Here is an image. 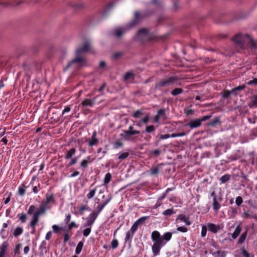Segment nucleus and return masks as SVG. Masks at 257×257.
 <instances>
[{
	"label": "nucleus",
	"mask_w": 257,
	"mask_h": 257,
	"mask_svg": "<svg viewBox=\"0 0 257 257\" xmlns=\"http://www.w3.org/2000/svg\"><path fill=\"white\" fill-rule=\"evenodd\" d=\"M83 242L80 241L78 242V243L77 244V245L76 247V249H75V253L76 254H79L81 252L82 247H83Z\"/></svg>",
	"instance_id": "nucleus-32"
},
{
	"label": "nucleus",
	"mask_w": 257,
	"mask_h": 257,
	"mask_svg": "<svg viewBox=\"0 0 257 257\" xmlns=\"http://www.w3.org/2000/svg\"><path fill=\"white\" fill-rule=\"evenodd\" d=\"M137 37L139 39H145L151 40V37L149 33L148 30L147 29L143 28L140 29L137 33Z\"/></svg>",
	"instance_id": "nucleus-8"
},
{
	"label": "nucleus",
	"mask_w": 257,
	"mask_h": 257,
	"mask_svg": "<svg viewBox=\"0 0 257 257\" xmlns=\"http://www.w3.org/2000/svg\"><path fill=\"white\" fill-rule=\"evenodd\" d=\"M52 228L54 232L56 233H58L60 230H64V229L63 227H59L56 224H54L52 226Z\"/></svg>",
	"instance_id": "nucleus-44"
},
{
	"label": "nucleus",
	"mask_w": 257,
	"mask_h": 257,
	"mask_svg": "<svg viewBox=\"0 0 257 257\" xmlns=\"http://www.w3.org/2000/svg\"><path fill=\"white\" fill-rule=\"evenodd\" d=\"M87 52H91V45L88 41L85 42L83 45L76 50L75 58L68 63L65 69L67 70L71 67H72L74 69H76L84 66L86 62L80 55Z\"/></svg>",
	"instance_id": "nucleus-1"
},
{
	"label": "nucleus",
	"mask_w": 257,
	"mask_h": 257,
	"mask_svg": "<svg viewBox=\"0 0 257 257\" xmlns=\"http://www.w3.org/2000/svg\"><path fill=\"white\" fill-rule=\"evenodd\" d=\"M77 227L78 225L74 221L70 222L68 226V228L70 230L72 229L73 228H77Z\"/></svg>",
	"instance_id": "nucleus-57"
},
{
	"label": "nucleus",
	"mask_w": 257,
	"mask_h": 257,
	"mask_svg": "<svg viewBox=\"0 0 257 257\" xmlns=\"http://www.w3.org/2000/svg\"><path fill=\"white\" fill-rule=\"evenodd\" d=\"M18 191H19V194L20 196H23L25 194V192H26L25 188L19 187Z\"/></svg>",
	"instance_id": "nucleus-62"
},
{
	"label": "nucleus",
	"mask_w": 257,
	"mask_h": 257,
	"mask_svg": "<svg viewBox=\"0 0 257 257\" xmlns=\"http://www.w3.org/2000/svg\"><path fill=\"white\" fill-rule=\"evenodd\" d=\"M96 191V188H95L94 189L91 190L86 195L87 198L88 199H91L93 198L95 194V192Z\"/></svg>",
	"instance_id": "nucleus-42"
},
{
	"label": "nucleus",
	"mask_w": 257,
	"mask_h": 257,
	"mask_svg": "<svg viewBox=\"0 0 257 257\" xmlns=\"http://www.w3.org/2000/svg\"><path fill=\"white\" fill-rule=\"evenodd\" d=\"M47 247V242L46 241L43 240L42 241L40 245L39 246V250H40L41 253L43 254V251L44 249H45Z\"/></svg>",
	"instance_id": "nucleus-41"
},
{
	"label": "nucleus",
	"mask_w": 257,
	"mask_h": 257,
	"mask_svg": "<svg viewBox=\"0 0 257 257\" xmlns=\"http://www.w3.org/2000/svg\"><path fill=\"white\" fill-rule=\"evenodd\" d=\"M139 226L138 224L135 222L129 231L135 234V232L137 230Z\"/></svg>",
	"instance_id": "nucleus-49"
},
{
	"label": "nucleus",
	"mask_w": 257,
	"mask_h": 257,
	"mask_svg": "<svg viewBox=\"0 0 257 257\" xmlns=\"http://www.w3.org/2000/svg\"><path fill=\"white\" fill-rule=\"evenodd\" d=\"M71 109L70 106H67L63 110L62 112V115H64L65 113L69 112Z\"/></svg>",
	"instance_id": "nucleus-60"
},
{
	"label": "nucleus",
	"mask_w": 257,
	"mask_h": 257,
	"mask_svg": "<svg viewBox=\"0 0 257 257\" xmlns=\"http://www.w3.org/2000/svg\"><path fill=\"white\" fill-rule=\"evenodd\" d=\"M149 216H143L137 220L135 222L138 224L139 225L143 224L145 222L146 220L149 218Z\"/></svg>",
	"instance_id": "nucleus-38"
},
{
	"label": "nucleus",
	"mask_w": 257,
	"mask_h": 257,
	"mask_svg": "<svg viewBox=\"0 0 257 257\" xmlns=\"http://www.w3.org/2000/svg\"><path fill=\"white\" fill-rule=\"evenodd\" d=\"M94 99L90 100L89 99H85L84 100H83L81 102V104L83 106H92L93 105Z\"/></svg>",
	"instance_id": "nucleus-22"
},
{
	"label": "nucleus",
	"mask_w": 257,
	"mask_h": 257,
	"mask_svg": "<svg viewBox=\"0 0 257 257\" xmlns=\"http://www.w3.org/2000/svg\"><path fill=\"white\" fill-rule=\"evenodd\" d=\"M76 153V149L74 148H71L69 151H68L66 153V154L65 156V158L66 159H69L72 157L74 155V154Z\"/></svg>",
	"instance_id": "nucleus-19"
},
{
	"label": "nucleus",
	"mask_w": 257,
	"mask_h": 257,
	"mask_svg": "<svg viewBox=\"0 0 257 257\" xmlns=\"http://www.w3.org/2000/svg\"><path fill=\"white\" fill-rule=\"evenodd\" d=\"M245 88V86L244 85H240L237 87H236L232 89L233 93L235 94V92L237 91H241L244 89Z\"/></svg>",
	"instance_id": "nucleus-52"
},
{
	"label": "nucleus",
	"mask_w": 257,
	"mask_h": 257,
	"mask_svg": "<svg viewBox=\"0 0 257 257\" xmlns=\"http://www.w3.org/2000/svg\"><path fill=\"white\" fill-rule=\"evenodd\" d=\"M247 84L251 85H257V78H253V80H250L247 82Z\"/></svg>",
	"instance_id": "nucleus-64"
},
{
	"label": "nucleus",
	"mask_w": 257,
	"mask_h": 257,
	"mask_svg": "<svg viewBox=\"0 0 257 257\" xmlns=\"http://www.w3.org/2000/svg\"><path fill=\"white\" fill-rule=\"evenodd\" d=\"M91 231V227H87L86 228L84 229L83 231V235L87 237L90 233Z\"/></svg>",
	"instance_id": "nucleus-47"
},
{
	"label": "nucleus",
	"mask_w": 257,
	"mask_h": 257,
	"mask_svg": "<svg viewBox=\"0 0 257 257\" xmlns=\"http://www.w3.org/2000/svg\"><path fill=\"white\" fill-rule=\"evenodd\" d=\"M8 246L9 243L7 241H4L0 245V257H4Z\"/></svg>",
	"instance_id": "nucleus-15"
},
{
	"label": "nucleus",
	"mask_w": 257,
	"mask_h": 257,
	"mask_svg": "<svg viewBox=\"0 0 257 257\" xmlns=\"http://www.w3.org/2000/svg\"><path fill=\"white\" fill-rule=\"evenodd\" d=\"M183 92V89L181 88H177L173 90L171 93L173 96H176L177 95H179L180 94L182 93Z\"/></svg>",
	"instance_id": "nucleus-31"
},
{
	"label": "nucleus",
	"mask_w": 257,
	"mask_h": 257,
	"mask_svg": "<svg viewBox=\"0 0 257 257\" xmlns=\"http://www.w3.org/2000/svg\"><path fill=\"white\" fill-rule=\"evenodd\" d=\"M246 38L248 39L250 42L251 43L252 46L254 48H255V43L253 41V40L248 34L242 35L240 34H238L232 38V40L237 45V46L241 49H243L244 41Z\"/></svg>",
	"instance_id": "nucleus-4"
},
{
	"label": "nucleus",
	"mask_w": 257,
	"mask_h": 257,
	"mask_svg": "<svg viewBox=\"0 0 257 257\" xmlns=\"http://www.w3.org/2000/svg\"><path fill=\"white\" fill-rule=\"evenodd\" d=\"M127 134H131V135H135L137 134H140V132L139 131L134 130L133 126L132 125H130L128 127V130L126 131Z\"/></svg>",
	"instance_id": "nucleus-30"
},
{
	"label": "nucleus",
	"mask_w": 257,
	"mask_h": 257,
	"mask_svg": "<svg viewBox=\"0 0 257 257\" xmlns=\"http://www.w3.org/2000/svg\"><path fill=\"white\" fill-rule=\"evenodd\" d=\"M40 206L42 208H45L46 211L49 210L51 208V206L49 205V203L46 202L45 201H42Z\"/></svg>",
	"instance_id": "nucleus-36"
},
{
	"label": "nucleus",
	"mask_w": 257,
	"mask_h": 257,
	"mask_svg": "<svg viewBox=\"0 0 257 257\" xmlns=\"http://www.w3.org/2000/svg\"><path fill=\"white\" fill-rule=\"evenodd\" d=\"M151 239L154 242L152 246V252L154 256H157L159 254L162 247L166 244V242H164L163 236L157 230L152 232Z\"/></svg>",
	"instance_id": "nucleus-2"
},
{
	"label": "nucleus",
	"mask_w": 257,
	"mask_h": 257,
	"mask_svg": "<svg viewBox=\"0 0 257 257\" xmlns=\"http://www.w3.org/2000/svg\"><path fill=\"white\" fill-rule=\"evenodd\" d=\"M129 153L127 152H124L122 153H119L118 154V159L119 160L125 159L128 157Z\"/></svg>",
	"instance_id": "nucleus-43"
},
{
	"label": "nucleus",
	"mask_w": 257,
	"mask_h": 257,
	"mask_svg": "<svg viewBox=\"0 0 257 257\" xmlns=\"http://www.w3.org/2000/svg\"><path fill=\"white\" fill-rule=\"evenodd\" d=\"M178 218L181 221L185 222L187 225H190L191 223V222L188 220V219L184 215H179L178 216Z\"/></svg>",
	"instance_id": "nucleus-27"
},
{
	"label": "nucleus",
	"mask_w": 257,
	"mask_h": 257,
	"mask_svg": "<svg viewBox=\"0 0 257 257\" xmlns=\"http://www.w3.org/2000/svg\"><path fill=\"white\" fill-rule=\"evenodd\" d=\"M39 215L34 213L33 215L32 220L30 222V225L31 227L33 229V231H35L36 226L37 225L39 220Z\"/></svg>",
	"instance_id": "nucleus-11"
},
{
	"label": "nucleus",
	"mask_w": 257,
	"mask_h": 257,
	"mask_svg": "<svg viewBox=\"0 0 257 257\" xmlns=\"http://www.w3.org/2000/svg\"><path fill=\"white\" fill-rule=\"evenodd\" d=\"M45 201L48 203H55V200L54 199V195L47 193L46 195V200Z\"/></svg>",
	"instance_id": "nucleus-21"
},
{
	"label": "nucleus",
	"mask_w": 257,
	"mask_h": 257,
	"mask_svg": "<svg viewBox=\"0 0 257 257\" xmlns=\"http://www.w3.org/2000/svg\"><path fill=\"white\" fill-rule=\"evenodd\" d=\"M151 153L156 157H158L161 153V150L160 149H156L151 152Z\"/></svg>",
	"instance_id": "nucleus-59"
},
{
	"label": "nucleus",
	"mask_w": 257,
	"mask_h": 257,
	"mask_svg": "<svg viewBox=\"0 0 257 257\" xmlns=\"http://www.w3.org/2000/svg\"><path fill=\"white\" fill-rule=\"evenodd\" d=\"M230 179V175L229 174H225L223 175L220 178V181L222 183H224L228 181Z\"/></svg>",
	"instance_id": "nucleus-35"
},
{
	"label": "nucleus",
	"mask_w": 257,
	"mask_h": 257,
	"mask_svg": "<svg viewBox=\"0 0 257 257\" xmlns=\"http://www.w3.org/2000/svg\"><path fill=\"white\" fill-rule=\"evenodd\" d=\"M201 122L199 118L190 120L185 126H189L191 129H194L199 127Z\"/></svg>",
	"instance_id": "nucleus-9"
},
{
	"label": "nucleus",
	"mask_w": 257,
	"mask_h": 257,
	"mask_svg": "<svg viewBox=\"0 0 257 257\" xmlns=\"http://www.w3.org/2000/svg\"><path fill=\"white\" fill-rule=\"evenodd\" d=\"M210 196L213 197V209L217 211L220 208L221 205L217 200L215 192L214 191L212 192Z\"/></svg>",
	"instance_id": "nucleus-10"
},
{
	"label": "nucleus",
	"mask_w": 257,
	"mask_h": 257,
	"mask_svg": "<svg viewBox=\"0 0 257 257\" xmlns=\"http://www.w3.org/2000/svg\"><path fill=\"white\" fill-rule=\"evenodd\" d=\"M247 234V230L244 231L239 238L237 243L238 244H241L244 242V240L246 237Z\"/></svg>",
	"instance_id": "nucleus-24"
},
{
	"label": "nucleus",
	"mask_w": 257,
	"mask_h": 257,
	"mask_svg": "<svg viewBox=\"0 0 257 257\" xmlns=\"http://www.w3.org/2000/svg\"><path fill=\"white\" fill-rule=\"evenodd\" d=\"M207 228L206 226L203 225L202 227L201 234L202 237H205L206 235Z\"/></svg>",
	"instance_id": "nucleus-56"
},
{
	"label": "nucleus",
	"mask_w": 257,
	"mask_h": 257,
	"mask_svg": "<svg viewBox=\"0 0 257 257\" xmlns=\"http://www.w3.org/2000/svg\"><path fill=\"white\" fill-rule=\"evenodd\" d=\"M178 79L176 77L171 76L168 77L165 79L160 80L155 85V88L157 90H161L162 88L170 85H174L177 81Z\"/></svg>",
	"instance_id": "nucleus-5"
},
{
	"label": "nucleus",
	"mask_w": 257,
	"mask_h": 257,
	"mask_svg": "<svg viewBox=\"0 0 257 257\" xmlns=\"http://www.w3.org/2000/svg\"><path fill=\"white\" fill-rule=\"evenodd\" d=\"M241 231V227L240 225H238L236 226L234 231L231 234L232 238L234 239L237 238V237L239 235L240 232Z\"/></svg>",
	"instance_id": "nucleus-17"
},
{
	"label": "nucleus",
	"mask_w": 257,
	"mask_h": 257,
	"mask_svg": "<svg viewBox=\"0 0 257 257\" xmlns=\"http://www.w3.org/2000/svg\"><path fill=\"white\" fill-rule=\"evenodd\" d=\"M78 158V157L72 159L71 161L68 164L67 166L70 167L75 164L77 162Z\"/></svg>",
	"instance_id": "nucleus-54"
},
{
	"label": "nucleus",
	"mask_w": 257,
	"mask_h": 257,
	"mask_svg": "<svg viewBox=\"0 0 257 257\" xmlns=\"http://www.w3.org/2000/svg\"><path fill=\"white\" fill-rule=\"evenodd\" d=\"M155 131V127L153 125H148L146 127L145 131L148 133H153Z\"/></svg>",
	"instance_id": "nucleus-40"
},
{
	"label": "nucleus",
	"mask_w": 257,
	"mask_h": 257,
	"mask_svg": "<svg viewBox=\"0 0 257 257\" xmlns=\"http://www.w3.org/2000/svg\"><path fill=\"white\" fill-rule=\"evenodd\" d=\"M71 218V215L70 214H68L66 215L64 221L65 223L68 224L70 222Z\"/></svg>",
	"instance_id": "nucleus-61"
},
{
	"label": "nucleus",
	"mask_w": 257,
	"mask_h": 257,
	"mask_svg": "<svg viewBox=\"0 0 257 257\" xmlns=\"http://www.w3.org/2000/svg\"><path fill=\"white\" fill-rule=\"evenodd\" d=\"M111 198V197L110 196L109 198L106 199L104 202L98 205L95 211L99 214L102 211L104 207L110 201Z\"/></svg>",
	"instance_id": "nucleus-13"
},
{
	"label": "nucleus",
	"mask_w": 257,
	"mask_h": 257,
	"mask_svg": "<svg viewBox=\"0 0 257 257\" xmlns=\"http://www.w3.org/2000/svg\"><path fill=\"white\" fill-rule=\"evenodd\" d=\"M150 118V117L149 115H147L145 117L142 119L141 121L144 123L146 124L149 122Z\"/></svg>",
	"instance_id": "nucleus-63"
},
{
	"label": "nucleus",
	"mask_w": 257,
	"mask_h": 257,
	"mask_svg": "<svg viewBox=\"0 0 257 257\" xmlns=\"http://www.w3.org/2000/svg\"><path fill=\"white\" fill-rule=\"evenodd\" d=\"M90 208L87 207V205L82 206L79 208V212L81 215L83 214V212L85 210H89Z\"/></svg>",
	"instance_id": "nucleus-51"
},
{
	"label": "nucleus",
	"mask_w": 257,
	"mask_h": 257,
	"mask_svg": "<svg viewBox=\"0 0 257 257\" xmlns=\"http://www.w3.org/2000/svg\"><path fill=\"white\" fill-rule=\"evenodd\" d=\"M142 17L139 12H136L135 14L134 20L123 28H119L114 30V35L117 37H120L126 31H128L135 25H136L141 19Z\"/></svg>",
	"instance_id": "nucleus-3"
},
{
	"label": "nucleus",
	"mask_w": 257,
	"mask_h": 257,
	"mask_svg": "<svg viewBox=\"0 0 257 257\" xmlns=\"http://www.w3.org/2000/svg\"><path fill=\"white\" fill-rule=\"evenodd\" d=\"M233 93L232 90L229 91L227 90H225L223 92H221V94L223 98H227L231 94Z\"/></svg>",
	"instance_id": "nucleus-37"
},
{
	"label": "nucleus",
	"mask_w": 257,
	"mask_h": 257,
	"mask_svg": "<svg viewBox=\"0 0 257 257\" xmlns=\"http://www.w3.org/2000/svg\"><path fill=\"white\" fill-rule=\"evenodd\" d=\"M17 218L19 219L21 223H23L26 222L27 216L25 213H20L17 215Z\"/></svg>",
	"instance_id": "nucleus-29"
},
{
	"label": "nucleus",
	"mask_w": 257,
	"mask_h": 257,
	"mask_svg": "<svg viewBox=\"0 0 257 257\" xmlns=\"http://www.w3.org/2000/svg\"><path fill=\"white\" fill-rule=\"evenodd\" d=\"M176 230L178 231L182 232H186L188 231L187 228L184 226H179L176 228Z\"/></svg>",
	"instance_id": "nucleus-58"
},
{
	"label": "nucleus",
	"mask_w": 257,
	"mask_h": 257,
	"mask_svg": "<svg viewBox=\"0 0 257 257\" xmlns=\"http://www.w3.org/2000/svg\"><path fill=\"white\" fill-rule=\"evenodd\" d=\"M240 250L241 251L242 255L243 256V257H251L250 254L247 251L244 247H242L240 248ZM251 257H254V256L252 255Z\"/></svg>",
	"instance_id": "nucleus-45"
},
{
	"label": "nucleus",
	"mask_w": 257,
	"mask_h": 257,
	"mask_svg": "<svg viewBox=\"0 0 257 257\" xmlns=\"http://www.w3.org/2000/svg\"><path fill=\"white\" fill-rule=\"evenodd\" d=\"M111 177H112L111 174L110 173H106V174L105 175V176L104 177V179L103 180L104 184V185L108 184L110 182V181L111 179Z\"/></svg>",
	"instance_id": "nucleus-33"
},
{
	"label": "nucleus",
	"mask_w": 257,
	"mask_h": 257,
	"mask_svg": "<svg viewBox=\"0 0 257 257\" xmlns=\"http://www.w3.org/2000/svg\"><path fill=\"white\" fill-rule=\"evenodd\" d=\"M118 240L115 238L113 239L111 242V246L112 248L115 249V248H117L118 247Z\"/></svg>",
	"instance_id": "nucleus-48"
},
{
	"label": "nucleus",
	"mask_w": 257,
	"mask_h": 257,
	"mask_svg": "<svg viewBox=\"0 0 257 257\" xmlns=\"http://www.w3.org/2000/svg\"><path fill=\"white\" fill-rule=\"evenodd\" d=\"M135 78L134 74L130 71L127 72L123 76V80L126 81L129 79L133 80Z\"/></svg>",
	"instance_id": "nucleus-25"
},
{
	"label": "nucleus",
	"mask_w": 257,
	"mask_h": 257,
	"mask_svg": "<svg viewBox=\"0 0 257 257\" xmlns=\"http://www.w3.org/2000/svg\"><path fill=\"white\" fill-rule=\"evenodd\" d=\"M98 143V139L97 138V132L96 131H93L90 140L88 143L89 147H92L97 145Z\"/></svg>",
	"instance_id": "nucleus-12"
},
{
	"label": "nucleus",
	"mask_w": 257,
	"mask_h": 257,
	"mask_svg": "<svg viewBox=\"0 0 257 257\" xmlns=\"http://www.w3.org/2000/svg\"><path fill=\"white\" fill-rule=\"evenodd\" d=\"M159 167L152 168L150 170V173L151 175H156L159 173Z\"/></svg>",
	"instance_id": "nucleus-39"
},
{
	"label": "nucleus",
	"mask_w": 257,
	"mask_h": 257,
	"mask_svg": "<svg viewBox=\"0 0 257 257\" xmlns=\"http://www.w3.org/2000/svg\"><path fill=\"white\" fill-rule=\"evenodd\" d=\"M134 235V233L128 231L125 233V236L124 238V241L125 242H129L130 243L131 242L133 237Z\"/></svg>",
	"instance_id": "nucleus-20"
},
{
	"label": "nucleus",
	"mask_w": 257,
	"mask_h": 257,
	"mask_svg": "<svg viewBox=\"0 0 257 257\" xmlns=\"http://www.w3.org/2000/svg\"><path fill=\"white\" fill-rule=\"evenodd\" d=\"M23 231L24 229L22 227L18 226L14 230L13 235L17 237L21 235L23 233Z\"/></svg>",
	"instance_id": "nucleus-18"
},
{
	"label": "nucleus",
	"mask_w": 257,
	"mask_h": 257,
	"mask_svg": "<svg viewBox=\"0 0 257 257\" xmlns=\"http://www.w3.org/2000/svg\"><path fill=\"white\" fill-rule=\"evenodd\" d=\"M208 230L214 233H216L218 230L221 229V227L219 225H216L212 223H209L207 224Z\"/></svg>",
	"instance_id": "nucleus-14"
},
{
	"label": "nucleus",
	"mask_w": 257,
	"mask_h": 257,
	"mask_svg": "<svg viewBox=\"0 0 257 257\" xmlns=\"http://www.w3.org/2000/svg\"><path fill=\"white\" fill-rule=\"evenodd\" d=\"M36 210V207L34 205L30 206L28 210L27 213L28 215H32L34 214V211Z\"/></svg>",
	"instance_id": "nucleus-50"
},
{
	"label": "nucleus",
	"mask_w": 257,
	"mask_h": 257,
	"mask_svg": "<svg viewBox=\"0 0 257 257\" xmlns=\"http://www.w3.org/2000/svg\"><path fill=\"white\" fill-rule=\"evenodd\" d=\"M172 235V233L171 232H165L163 234V235L162 236H163V240H165V242L166 243L167 242H168L171 239Z\"/></svg>",
	"instance_id": "nucleus-28"
},
{
	"label": "nucleus",
	"mask_w": 257,
	"mask_h": 257,
	"mask_svg": "<svg viewBox=\"0 0 257 257\" xmlns=\"http://www.w3.org/2000/svg\"><path fill=\"white\" fill-rule=\"evenodd\" d=\"M131 136V134H127L126 131H123V133L120 134V137L124 140H129Z\"/></svg>",
	"instance_id": "nucleus-34"
},
{
	"label": "nucleus",
	"mask_w": 257,
	"mask_h": 257,
	"mask_svg": "<svg viewBox=\"0 0 257 257\" xmlns=\"http://www.w3.org/2000/svg\"><path fill=\"white\" fill-rule=\"evenodd\" d=\"M242 198L240 196H237L235 199V203L238 206H239L242 204Z\"/></svg>",
	"instance_id": "nucleus-55"
},
{
	"label": "nucleus",
	"mask_w": 257,
	"mask_h": 257,
	"mask_svg": "<svg viewBox=\"0 0 257 257\" xmlns=\"http://www.w3.org/2000/svg\"><path fill=\"white\" fill-rule=\"evenodd\" d=\"M175 213V211L173 208L167 209L162 212V214L166 217L171 216Z\"/></svg>",
	"instance_id": "nucleus-23"
},
{
	"label": "nucleus",
	"mask_w": 257,
	"mask_h": 257,
	"mask_svg": "<svg viewBox=\"0 0 257 257\" xmlns=\"http://www.w3.org/2000/svg\"><path fill=\"white\" fill-rule=\"evenodd\" d=\"M46 211L45 210V208H42L41 207L39 206V207L37 209L35 213L40 216L41 215L44 214Z\"/></svg>",
	"instance_id": "nucleus-46"
},
{
	"label": "nucleus",
	"mask_w": 257,
	"mask_h": 257,
	"mask_svg": "<svg viewBox=\"0 0 257 257\" xmlns=\"http://www.w3.org/2000/svg\"><path fill=\"white\" fill-rule=\"evenodd\" d=\"M92 160L90 156H87L85 159H83L80 163V166L84 168L88 167V164L91 163Z\"/></svg>",
	"instance_id": "nucleus-16"
},
{
	"label": "nucleus",
	"mask_w": 257,
	"mask_h": 257,
	"mask_svg": "<svg viewBox=\"0 0 257 257\" xmlns=\"http://www.w3.org/2000/svg\"><path fill=\"white\" fill-rule=\"evenodd\" d=\"M220 124V120L219 117H215L213 120L211 121L208 124V125L210 126H215L217 124Z\"/></svg>",
	"instance_id": "nucleus-26"
},
{
	"label": "nucleus",
	"mask_w": 257,
	"mask_h": 257,
	"mask_svg": "<svg viewBox=\"0 0 257 257\" xmlns=\"http://www.w3.org/2000/svg\"><path fill=\"white\" fill-rule=\"evenodd\" d=\"M11 223V221L10 220H7V222L3 223L2 228L0 230V236L3 239H6L9 235L10 232L9 230H7L6 228Z\"/></svg>",
	"instance_id": "nucleus-7"
},
{
	"label": "nucleus",
	"mask_w": 257,
	"mask_h": 257,
	"mask_svg": "<svg viewBox=\"0 0 257 257\" xmlns=\"http://www.w3.org/2000/svg\"><path fill=\"white\" fill-rule=\"evenodd\" d=\"M143 113L142 112V111L140 110H138L137 111H136L133 114V117L134 118H140V115L141 114H142Z\"/></svg>",
	"instance_id": "nucleus-53"
},
{
	"label": "nucleus",
	"mask_w": 257,
	"mask_h": 257,
	"mask_svg": "<svg viewBox=\"0 0 257 257\" xmlns=\"http://www.w3.org/2000/svg\"><path fill=\"white\" fill-rule=\"evenodd\" d=\"M98 214L96 211H93L86 218V221L84 224L85 227H92L95 220L97 218Z\"/></svg>",
	"instance_id": "nucleus-6"
}]
</instances>
